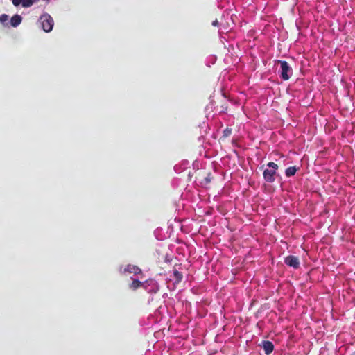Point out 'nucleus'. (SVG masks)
<instances>
[{
    "instance_id": "2",
    "label": "nucleus",
    "mask_w": 355,
    "mask_h": 355,
    "mask_svg": "<svg viewBox=\"0 0 355 355\" xmlns=\"http://www.w3.org/2000/svg\"><path fill=\"white\" fill-rule=\"evenodd\" d=\"M278 62L280 64L279 73L281 77L285 80H288L292 74V69L286 61H279Z\"/></svg>"
},
{
    "instance_id": "13",
    "label": "nucleus",
    "mask_w": 355,
    "mask_h": 355,
    "mask_svg": "<svg viewBox=\"0 0 355 355\" xmlns=\"http://www.w3.org/2000/svg\"><path fill=\"white\" fill-rule=\"evenodd\" d=\"M12 2L15 6H18L21 3L22 4L23 0H12Z\"/></svg>"
},
{
    "instance_id": "11",
    "label": "nucleus",
    "mask_w": 355,
    "mask_h": 355,
    "mask_svg": "<svg viewBox=\"0 0 355 355\" xmlns=\"http://www.w3.org/2000/svg\"><path fill=\"white\" fill-rule=\"evenodd\" d=\"M37 1L38 0H23L22 6L24 8H28Z\"/></svg>"
},
{
    "instance_id": "3",
    "label": "nucleus",
    "mask_w": 355,
    "mask_h": 355,
    "mask_svg": "<svg viewBox=\"0 0 355 355\" xmlns=\"http://www.w3.org/2000/svg\"><path fill=\"white\" fill-rule=\"evenodd\" d=\"M121 272L123 274L129 273L136 275L140 273L141 270L137 266L130 264L124 266L123 269L121 268Z\"/></svg>"
},
{
    "instance_id": "6",
    "label": "nucleus",
    "mask_w": 355,
    "mask_h": 355,
    "mask_svg": "<svg viewBox=\"0 0 355 355\" xmlns=\"http://www.w3.org/2000/svg\"><path fill=\"white\" fill-rule=\"evenodd\" d=\"M263 347L267 355L270 354L274 349L273 344L270 341H263Z\"/></svg>"
},
{
    "instance_id": "5",
    "label": "nucleus",
    "mask_w": 355,
    "mask_h": 355,
    "mask_svg": "<svg viewBox=\"0 0 355 355\" xmlns=\"http://www.w3.org/2000/svg\"><path fill=\"white\" fill-rule=\"evenodd\" d=\"M276 171L272 169H266L263 171V178L266 181L268 182H272L275 180L274 175Z\"/></svg>"
},
{
    "instance_id": "12",
    "label": "nucleus",
    "mask_w": 355,
    "mask_h": 355,
    "mask_svg": "<svg viewBox=\"0 0 355 355\" xmlns=\"http://www.w3.org/2000/svg\"><path fill=\"white\" fill-rule=\"evenodd\" d=\"M267 166L269 167V168H271L272 170H275L276 171V170L278 168V166L277 164H276L274 162H269L268 163Z\"/></svg>"
},
{
    "instance_id": "15",
    "label": "nucleus",
    "mask_w": 355,
    "mask_h": 355,
    "mask_svg": "<svg viewBox=\"0 0 355 355\" xmlns=\"http://www.w3.org/2000/svg\"><path fill=\"white\" fill-rule=\"evenodd\" d=\"M218 21H217V20H215V21H214L212 22V25H213V26H217V25H218Z\"/></svg>"
},
{
    "instance_id": "9",
    "label": "nucleus",
    "mask_w": 355,
    "mask_h": 355,
    "mask_svg": "<svg viewBox=\"0 0 355 355\" xmlns=\"http://www.w3.org/2000/svg\"><path fill=\"white\" fill-rule=\"evenodd\" d=\"M141 286V282L137 279H133L132 284L130 285V288L135 290Z\"/></svg>"
},
{
    "instance_id": "1",
    "label": "nucleus",
    "mask_w": 355,
    "mask_h": 355,
    "mask_svg": "<svg viewBox=\"0 0 355 355\" xmlns=\"http://www.w3.org/2000/svg\"><path fill=\"white\" fill-rule=\"evenodd\" d=\"M37 23L42 29L46 33L51 32L54 26V21L52 17L48 13H44L40 17Z\"/></svg>"
},
{
    "instance_id": "7",
    "label": "nucleus",
    "mask_w": 355,
    "mask_h": 355,
    "mask_svg": "<svg viewBox=\"0 0 355 355\" xmlns=\"http://www.w3.org/2000/svg\"><path fill=\"white\" fill-rule=\"evenodd\" d=\"M22 21V18L19 15H15L10 19V25L13 27L18 26Z\"/></svg>"
},
{
    "instance_id": "14",
    "label": "nucleus",
    "mask_w": 355,
    "mask_h": 355,
    "mask_svg": "<svg viewBox=\"0 0 355 355\" xmlns=\"http://www.w3.org/2000/svg\"><path fill=\"white\" fill-rule=\"evenodd\" d=\"M175 275L177 277V278H178V279H181V278H180V276H181V275H180V274L178 272H177V271H176V272H175Z\"/></svg>"
},
{
    "instance_id": "8",
    "label": "nucleus",
    "mask_w": 355,
    "mask_h": 355,
    "mask_svg": "<svg viewBox=\"0 0 355 355\" xmlns=\"http://www.w3.org/2000/svg\"><path fill=\"white\" fill-rule=\"evenodd\" d=\"M295 172H296V168L295 166L288 167L286 170V176L290 177V176L295 175Z\"/></svg>"
},
{
    "instance_id": "4",
    "label": "nucleus",
    "mask_w": 355,
    "mask_h": 355,
    "mask_svg": "<svg viewBox=\"0 0 355 355\" xmlns=\"http://www.w3.org/2000/svg\"><path fill=\"white\" fill-rule=\"evenodd\" d=\"M285 263L294 268H297L300 266L299 259L295 256L290 255L285 258Z\"/></svg>"
},
{
    "instance_id": "10",
    "label": "nucleus",
    "mask_w": 355,
    "mask_h": 355,
    "mask_svg": "<svg viewBox=\"0 0 355 355\" xmlns=\"http://www.w3.org/2000/svg\"><path fill=\"white\" fill-rule=\"evenodd\" d=\"M8 15L6 14H3L0 15V22L4 26H8Z\"/></svg>"
}]
</instances>
